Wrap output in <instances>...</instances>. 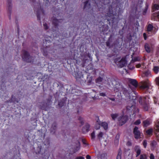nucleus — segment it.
<instances>
[{"mask_svg": "<svg viewBox=\"0 0 159 159\" xmlns=\"http://www.w3.org/2000/svg\"><path fill=\"white\" fill-rule=\"evenodd\" d=\"M150 159H155L154 156L152 153L150 154Z\"/></svg>", "mask_w": 159, "mask_h": 159, "instance_id": "nucleus-48", "label": "nucleus"}, {"mask_svg": "<svg viewBox=\"0 0 159 159\" xmlns=\"http://www.w3.org/2000/svg\"><path fill=\"white\" fill-rule=\"evenodd\" d=\"M77 148H79V147H77Z\"/></svg>", "mask_w": 159, "mask_h": 159, "instance_id": "nucleus-64", "label": "nucleus"}, {"mask_svg": "<svg viewBox=\"0 0 159 159\" xmlns=\"http://www.w3.org/2000/svg\"><path fill=\"white\" fill-rule=\"evenodd\" d=\"M99 95L102 97H105L106 96L105 93H100Z\"/></svg>", "mask_w": 159, "mask_h": 159, "instance_id": "nucleus-50", "label": "nucleus"}, {"mask_svg": "<svg viewBox=\"0 0 159 159\" xmlns=\"http://www.w3.org/2000/svg\"><path fill=\"white\" fill-rule=\"evenodd\" d=\"M120 138V134H117L116 136V141H117V142H118V141Z\"/></svg>", "mask_w": 159, "mask_h": 159, "instance_id": "nucleus-44", "label": "nucleus"}, {"mask_svg": "<svg viewBox=\"0 0 159 159\" xmlns=\"http://www.w3.org/2000/svg\"><path fill=\"white\" fill-rule=\"evenodd\" d=\"M133 133L134 135V137L136 139H138L140 138V132L139 130L138 127L135 126L134 129Z\"/></svg>", "mask_w": 159, "mask_h": 159, "instance_id": "nucleus-6", "label": "nucleus"}, {"mask_svg": "<svg viewBox=\"0 0 159 159\" xmlns=\"http://www.w3.org/2000/svg\"><path fill=\"white\" fill-rule=\"evenodd\" d=\"M43 26L44 27V28L45 30H48V28L49 27L48 26L47 24L46 23H44L43 24Z\"/></svg>", "mask_w": 159, "mask_h": 159, "instance_id": "nucleus-39", "label": "nucleus"}, {"mask_svg": "<svg viewBox=\"0 0 159 159\" xmlns=\"http://www.w3.org/2000/svg\"><path fill=\"white\" fill-rule=\"evenodd\" d=\"M144 48L146 51L148 53H150L151 51L150 46L148 43H146L144 45Z\"/></svg>", "mask_w": 159, "mask_h": 159, "instance_id": "nucleus-18", "label": "nucleus"}, {"mask_svg": "<svg viewBox=\"0 0 159 159\" xmlns=\"http://www.w3.org/2000/svg\"><path fill=\"white\" fill-rule=\"evenodd\" d=\"M126 111L127 112H132L133 111L134 113H138L139 112V109L138 108L136 110V108L135 105L131 104H129L127 105L126 107Z\"/></svg>", "mask_w": 159, "mask_h": 159, "instance_id": "nucleus-4", "label": "nucleus"}, {"mask_svg": "<svg viewBox=\"0 0 159 159\" xmlns=\"http://www.w3.org/2000/svg\"><path fill=\"white\" fill-rule=\"evenodd\" d=\"M77 77V78H79V77ZM79 78H80V77H79Z\"/></svg>", "mask_w": 159, "mask_h": 159, "instance_id": "nucleus-63", "label": "nucleus"}, {"mask_svg": "<svg viewBox=\"0 0 159 159\" xmlns=\"http://www.w3.org/2000/svg\"><path fill=\"white\" fill-rule=\"evenodd\" d=\"M78 120H80V123L81 124V125H83L84 122L82 118L80 116L79 117Z\"/></svg>", "mask_w": 159, "mask_h": 159, "instance_id": "nucleus-41", "label": "nucleus"}, {"mask_svg": "<svg viewBox=\"0 0 159 159\" xmlns=\"http://www.w3.org/2000/svg\"><path fill=\"white\" fill-rule=\"evenodd\" d=\"M134 150L136 153V157H137L139 155H141V150L140 147L139 146H135L134 148Z\"/></svg>", "mask_w": 159, "mask_h": 159, "instance_id": "nucleus-7", "label": "nucleus"}, {"mask_svg": "<svg viewBox=\"0 0 159 159\" xmlns=\"http://www.w3.org/2000/svg\"><path fill=\"white\" fill-rule=\"evenodd\" d=\"M89 1H87L84 3V8H89L90 7V4H88Z\"/></svg>", "mask_w": 159, "mask_h": 159, "instance_id": "nucleus-27", "label": "nucleus"}, {"mask_svg": "<svg viewBox=\"0 0 159 159\" xmlns=\"http://www.w3.org/2000/svg\"><path fill=\"white\" fill-rule=\"evenodd\" d=\"M109 99L112 101H114L115 100V99L114 98H109Z\"/></svg>", "mask_w": 159, "mask_h": 159, "instance_id": "nucleus-55", "label": "nucleus"}, {"mask_svg": "<svg viewBox=\"0 0 159 159\" xmlns=\"http://www.w3.org/2000/svg\"><path fill=\"white\" fill-rule=\"evenodd\" d=\"M158 125H156V132L155 133L157 138L159 141V120H157Z\"/></svg>", "mask_w": 159, "mask_h": 159, "instance_id": "nucleus-10", "label": "nucleus"}, {"mask_svg": "<svg viewBox=\"0 0 159 159\" xmlns=\"http://www.w3.org/2000/svg\"><path fill=\"white\" fill-rule=\"evenodd\" d=\"M118 120L119 122V125H122L125 124L128 120V116H122L118 118Z\"/></svg>", "mask_w": 159, "mask_h": 159, "instance_id": "nucleus-5", "label": "nucleus"}, {"mask_svg": "<svg viewBox=\"0 0 159 159\" xmlns=\"http://www.w3.org/2000/svg\"><path fill=\"white\" fill-rule=\"evenodd\" d=\"M100 123L101 121L99 120V119H98L97 121V123L95 124V128L96 129H98L100 127Z\"/></svg>", "mask_w": 159, "mask_h": 159, "instance_id": "nucleus-21", "label": "nucleus"}, {"mask_svg": "<svg viewBox=\"0 0 159 159\" xmlns=\"http://www.w3.org/2000/svg\"><path fill=\"white\" fill-rule=\"evenodd\" d=\"M90 126V125L89 124H86L85 126L82 129L83 133H85L89 131V130Z\"/></svg>", "mask_w": 159, "mask_h": 159, "instance_id": "nucleus-12", "label": "nucleus"}, {"mask_svg": "<svg viewBox=\"0 0 159 159\" xmlns=\"http://www.w3.org/2000/svg\"><path fill=\"white\" fill-rule=\"evenodd\" d=\"M57 124L55 122L53 123L50 129V131L52 132H53L54 133L55 132V130L57 129Z\"/></svg>", "mask_w": 159, "mask_h": 159, "instance_id": "nucleus-19", "label": "nucleus"}, {"mask_svg": "<svg viewBox=\"0 0 159 159\" xmlns=\"http://www.w3.org/2000/svg\"><path fill=\"white\" fill-rule=\"evenodd\" d=\"M7 7H8V10L10 14L11 13L12 8L11 0H7Z\"/></svg>", "mask_w": 159, "mask_h": 159, "instance_id": "nucleus-15", "label": "nucleus"}, {"mask_svg": "<svg viewBox=\"0 0 159 159\" xmlns=\"http://www.w3.org/2000/svg\"><path fill=\"white\" fill-rule=\"evenodd\" d=\"M145 33H144V34H143V36H144V39H146V37H145Z\"/></svg>", "mask_w": 159, "mask_h": 159, "instance_id": "nucleus-57", "label": "nucleus"}, {"mask_svg": "<svg viewBox=\"0 0 159 159\" xmlns=\"http://www.w3.org/2000/svg\"><path fill=\"white\" fill-rule=\"evenodd\" d=\"M82 142L83 144H85V145H87V144L86 143V141L85 140H84V139H82Z\"/></svg>", "mask_w": 159, "mask_h": 159, "instance_id": "nucleus-51", "label": "nucleus"}, {"mask_svg": "<svg viewBox=\"0 0 159 159\" xmlns=\"http://www.w3.org/2000/svg\"><path fill=\"white\" fill-rule=\"evenodd\" d=\"M157 16L158 17V18H159V12L158 13V14L157 15Z\"/></svg>", "mask_w": 159, "mask_h": 159, "instance_id": "nucleus-59", "label": "nucleus"}, {"mask_svg": "<svg viewBox=\"0 0 159 159\" xmlns=\"http://www.w3.org/2000/svg\"><path fill=\"white\" fill-rule=\"evenodd\" d=\"M150 74V72L148 71H146L144 72V75L146 76H148Z\"/></svg>", "mask_w": 159, "mask_h": 159, "instance_id": "nucleus-47", "label": "nucleus"}, {"mask_svg": "<svg viewBox=\"0 0 159 159\" xmlns=\"http://www.w3.org/2000/svg\"><path fill=\"white\" fill-rule=\"evenodd\" d=\"M145 33H144V34H143V36H144V39H146V37H145Z\"/></svg>", "mask_w": 159, "mask_h": 159, "instance_id": "nucleus-58", "label": "nucleus"}, {"mask_svg": "<svg viewBox=\"0 0 159 159\" xmlns=\"http://www.w3.org/2000/svg\"><path fill=\"white\" fill-rule=\"evenodd\" d=\"M101 30L103 32L107 31L108 30V26L103 25L102 28Z\"/></svg>", "mask_w": 159, "mask_h": 159, "instance_id": "nucleus-31", "label": "nucleus"}, {"mask_svg": "<svg viewBox=\"0 0 159 159\" xmlns=\"http://www.w3.org/2000/svg\"><path fill=\"white\" fill-rule=\"evenodd\" d=\"M106 16V19L108 21L113 20L114 18V16L112 13H109Z\"/></svg>", "mask_w": 159, "mask_h": 159, "instance_id": "nucleus-17", "label": "nucleus"}, {"mask_svg": "<svg viewBox=\"0 0 159 159\" xmlns=\"http://www.w3.org/2000/svg\"><path fill=\"white\" fill-rule=\"evenodd\" d=\"M62 20V19L58 20L56 18H54L52 20V23L56 27L57 26L61 21Z\"/></svg>", "mask_w": 159, "mask_h": 159, "instance_id": "nucleus-16", "label": "nucleus"}, {"mask_svg": "<svg viewBox=\"0 0 159 159\" xmlns=\"http://www.w3.org/2000/svg\"><path fill=\"white\" fill-rule=\"evenodd\" d=\"M114 62L118 67L122 68L126 66L127 61L125 57H124L121 59L120 57L115 59Z\"/></svg>", "mask_w": 159, "mask_h": 159, "instance_id": "nucleus-2", "label": "nucleus"}, {"mask_svg": "<svg viewBox=\"0 0 159 159\" xmlns=\"http://www.w3.org/2000/svg\"><path fill=\"white\" fill-rule=\"evenodd\" d=\"M78 143H79V144H80V142H78Z\"/></svg>", "mask_w": 159, "mask_h": 159, "instance_id": "nucleus-62", "label": "nucleus"}, {"mask_svg": "<svg viewBox=\"0 0 159 159\" xmlns=\"http://www.w3.org/2000/svg\"><path fill=\"white\" fill-rule=\"evenodd\" d=\"M65 104V101L64 100H61L58 102V105L60 107H61L63 106Z\"/></svg>", "mask_w": 159, "mask_h": 159, "instance_id": "nucleus-26", "label": "nucleus"}, {"mask_svg": "<svg viewBox=\"0 0 159 159\" xmlns=\"http://www.w3.org/2000/svg\"><path fill=\"white\" fill-rule=\"evenodd\" d=\"M146 97H145L143 98V99L142 97H140L139 99V101L140 104L142 105L143 102H145V99H146Z\"/></svg>", "mask_w": 159, "mask_h": 159, "instance_id": "nucleus-24", "label": "nucleus"}, {"mask_svg": "<svg viewBox=\"0 0 159 159\" xmlns=\"http://www.w3.org/2000/svg\"><path fill=\"white\" fill-rule=\"evenodd\" d=\"M100 125L105 130H107L108 129V125L107 123L105 122H102L100 123Z\"/></svg>", "mask_w": 159, "mask_h": 159, "instance_id": "nucleus-20", "label": "nucleus"}, {"mask_svg": "<svg viewBox=\"0 0 159 159\" xmlns=\"http://www.w3.org/2000/svg\"><path fill=\"white\" fill-rule=\"evenodd\" d=\"M143 126L144 127H147L151 123V121L150 119H147L143 122Z\"/></svg>", "mask_w": 159, "mask_h": 159, "instance_id": "nucleus-14", "label": "nucleus"}, {"mask_svg": "<svg viewBox=\"0 0 159 159\" xmlns=\"http://www.w3.org/2000/svg\"><path fill=\"white\" fill-rule=\"evenodd\" d=\"M86 158L87 159H91V157L89 155H87L86 156Z\"/></svg>", "mask_w": 159, "mask_h": 159, "instance_id": "nucleus-54", "label": "nucleus"}, {"mask_svg": "<svg viewBox=\"0 0 159 159\" xmlns=\"http://www.w3.org/2000/svg\"><path fill=\"white\" fill-rule=\"evenodd\" d=\"M102 79L101 77H99L96 80V82L97 83H99L102 82Z\"/></svg>", "mask_w": 159, "mask_h": 159, "instance_id": "nucleus-37", "label": "nucleus"}, {"mask_svg": "<svg viewBox=\"0 0 159 159\" xmlns=\"http://www.w3.org/2000/svg\"><path fill=\"white\" fill-rule=\"evenodd\" d=\"M153 29L152 25L150 24L148 25L147 30L148 31H151Z\"/></svg>", "mask_w": 159, "mask_h": 159, "instance_id": "nucleus-34", "label": "nucleus"}, {"mask_svg": "<svg viewBox=\"0 0 159 159\" xmlns=\"http://www.w3.org/2000/svg\"><path fill=\"white\" fill-rule=\"evenodd\" d=\"M126 145L128 146H130L132 145V143L130 141H128L126 143Z\"/></svg>", "mask_w": 159, "mask_h": 159, "instance_id": "nucleus-49", "label": "nucleus"}, {"mask_svg": "<svg viewBox=\"0 0 159 159\" xmlns=\"http://www.w3.org/2000/svg\"><path fill=\"white\" fill-rule=\"evenodd\" d=\"M39 5V7H40V6H39V4H38Z\"/></svg>", "mask_w": 159, "mask_h": 159, "instance_id": "nucleus-61", "label": "nucleus"}, {"mask_svg": "<svg viewBox=\"0 0 159 159\" xmlns=\"http://www.w3.org/2000/svg\"><path fill=\"white\" fill-rule=\"evenodd\" d=\"M153 129L152 128H150L148 129L146 131V133L148 135H151L153 133Z\"/></svg>", "mask_w": 159, "mask_h": 159, "instance_id": "nucleus-23", "label": "nucleus"}, {"mask_svg": "<svg viewBox=\"0 0 159 159\" xmlns=\"http://www.w3.org/2000/svg\"><path fill=\"white\" fill-rule=\"evenodd\" d=\"M76 159H84V158L83 157H76Z\"/></svg>", "mask_w": 159, "mask_h": 159, "instance_id": "nucleus-52", "label": "nucleus"}, {"mask_svg": "<svg viewBox=\"0 0 159 159\" xmlns=\"http://www.w3.org/2000/svg\"><path fill=\"white\" fill-rule=\"evenodd\" d=\"M141 64V65H143V66L144 63H142V64Z\"/></svg>", "mask_w": 159, "mask_h": 159, "instance_id": "nucleus-60", "label": "nucleus"}, {"mask_svg": "<svg viewBox=\"0 0 159 159\" xmlns=\"http://www.w3.org/2000/svg\"><path fill=\"white\" fill-rule=\"evenodd\" d=\"M111 116L113 120H115L116 117L118 116L117 114H112L111 115Z\"/></svg>", "mask_w": 159, "mask_h": 159, "instance_id": "nucleus-33", "label": "nucleus"}, {"mask_svg": "<svg viewBox=\"0 0 159 159\" xmlns=\"http://www.w3.org/2000/svg\"><path fill=\"white\" fill-rule=\"evenodd\" d=\"M91 139H94L95 138V131H93L91 134Z\"/></svg>", "mask_w": 159, "mask_h": 159, "instance_id": "nucleus-40", "label": "nucleus"}, {"mask_svg": "<svg viewBox=\"0 0 159 159\" xmlns=\"http://www.w3.org/2000/svg\"><path fill=\"white\" fill-rule=\"evenodd\" d=\"M22 56V59L24 61L28 63L33 62L34 57L30 56L29 53L26 51L23 50Z\"/></svg>", "mask_w": 159, "mask_h": 159, "instance_id": "nucleus-1", "label": "nucleus"}, {"mask_svg": "<svg viewBox=\"0 0 159 159\" xmlns=\"http://www.w3.org/2000/svg\"><path fill=\"white\" fill-rule=\"evenodd\" d=\"M157 144L156 142L154 140L152 141L151 143V145L153 148L156 147Z\"/></svg>", "mask_w": 159, "mask_h": 159, "instance_id": "nucleus-29", "label": "nucleus"}, {"mask_svg": "<svg viewBox=\"0 0 159 159\" xmlns=\"http://www.w3.org/2000/svg\"><path fill=\"white\" fill-rule=\"evenodd\" d=\"M121 91H122L123 93L126 97H127L128 98H130V93L127 89L123 87Z\"/></svg>", "mask_w": 159, "mask_h": 159, "instance_id": "nucleus-8", "label": "nucleus"}, {"mask_svg": "<svg viewBox=\"0 0 159 159\" xmlns=\"http://www.w3.org/2000/svg\"><path fill=\"white\" fill-rule=\"evenodd\" d=\"M42 11V10L41 9H39L36 11L37 12V17L38 20H40V13L39 12L40 11Z\"/></svg>", "mask_w": 159, "mask_h": 159, "instance_id": "nucleus-32", "label": "nucleus"}, {"mask_svg": "<svg viewBox=\"0 0 159 159\" xmlns=\"http://www.w3.org/2000/svg\"><path fill=\"white\" fill-rule=\"evenodd\" d=\"M139 57H135L132 60V61L134 62H135L136 61H139Z\"/></svg>", "mask_w": 159, "mask_h": 159, "instance_id": "nucleus-43", "label": "nucleus"}, {"mask_svg": "<svg viewBox=\"0 0 159 159\" xmlns=\"http://www.w3.org/2000/svg\"><path fill=\"white\" fill-rule=\"evenodd\" d=\"M154 7L155 10H158L159 9V5L155 4L154 6Z\"/></svg>", "mask_w": 159, "mask_h": 159, "instance_id": "nucleus-45", "label": "nucleus"}, {"mask_svg": "<svg viewBox=\"0 0 159 159\" xmlns=\"http://www.w3.org/2000/svg\"><path fill=\"white\" fill-rule=\"evenodd\" d=\"M122 154L121 151H120L119 152L118 155L116 157V159H121V155Z\"/></svg>", "mask_w": 159, "mask_h": 159, "instance_id": "nucleus-35", "label": "nucleus"}, {"mask_svg": "<svg viewBox=\"0 0 159 159\" xmlns=\"http://www.w3.org/2000/svg\"><path fill=\"white\" fill-rule=\"evenodd\" d=\"M130 83L133 85L135 88H136L138 85V82L136 80L130 79L129 80Z\"/></svg>", "mask_w": 159, "mask_h": 159, "instance_id": "nucleus-11", "label": "nucleus"}, {"mask_svg": "<svg viewBox=\"0 0 159 159\" xmlns=\"http://www.w3.org/2000/svg\"><path fill=\"white\" fill-rule=\"evenodd\" d=\"M148 155L145 153L140 155L139 159H148Z\"/></svg>", "mask_w": 159, "mask_h": 159, "instance_id": "nucleus-22", "label": "nucleus"}, {"mask_svg": "<svg viewBox=\"0 0 159 159\" xmlns=\"http://www.w3.org/2000/svg\"><path fill=\"white\" fill-rule=\"evenodd\" d=\"M101 159H107V154L106 153H102L100 156Z\"/></svg>", "mask_w": 159, "mask_h": 159, "instance_id": "nucleus-25", "label": "nucleus"}, {"mask_svg": "<svg viewBox=\"0 0 159 159\" xmlns=\"http://www.w3.org/2000/svg\"><path fill=\"white\" fill-rule=\"evenodd\" d=\"M123 87L119 83L116 84L114 88V90L116 92L121 91Z\"/></svg>", "mask_w": 159, "mask_h": 159, "instance_id": "nucleus-9", "label": "nucleus"}, {"mask_svg": "<svg viewBox=\"0 0 159 159\" xmlns=\"http://www.w3.org/2000/svg\"><path fill=\"white\" fill-rule=\"evenodd\" d=\"M141 64H138L137 65H136V67H137V68H139L141 67Z\"/></svg>", "mask_w": 159, "mask_h": 159, "instance_id": "nucleus-53", "label": "nucleus"}, {"mask_svg": "<svg viewBox=\"0 0 159 159\" xmlns=\"http://www.w3.org/2000/svg\"><path fill=\"white\" fill-rule=\"evenodd\" d=\"M143 144L144 148H146L147 144V141L145 140H144L143 142Z\"/></svg>", "mask_w": 159, "mask_h": 159, "instance_id": "nucleus-46", "label": "nucleus"}, {"mask_svg": "<svg viewBox=\"0 0 159 159\" xmlns=\"http://www.w3.org/2000/svg\"><path fill=\"white\" fill-rule=\"evenodd\" d=\"M141 123L140 120V119H139L137 120L136 121H135L134 123V124L136 125H139Z\"/></svg>", "mask_w": 159, "mask_h": 159, "instance_id": "nucleus-42", "label": "nucleus"}, {"mask_svg": "<svg viewBox=\"0 0 159 159\" xmlns=\"http://www.w3.org/2000/svg\"><path fill=\"white\" fill-rule=\"evenodd\" d=\"M141 105L143 109L145 111H148L149 107V104L148 103L144 102L143 104Z\"/></svg>", "mask_w": 159, "mask_h": 159, "instance_id": "nucleus-13", "label": "nucleus"}, {"mask_svg": "<svg viewBox=\"0 0 159 159\" xmlns=\"http://www.w3.org/2000/svg\"><path fill=\"white\" fill-rule=\"evenodd\" d=\"M111 37H112V35H111L110 36V37L108 39V40L106 42L107 46V47H110V39L111 38Z\"/></svg>", "mask_w": 159, "mask_h": 159, "instance_id": "nucleus-36", "label": "nucleus"}, {"mask_svg": "<svg viewBox=\"0 0 159 159\" xmlns=\"http://www.w3.org/2000/svg\"><path fill=\"white\" fill-rule=\"evenodd\" d=\"M103 135V132H100L97 135V137L98 138L99 140H100L101 139Z\"/></svg>", "mask_w": 159, "mask_h": 159, "instance_id": "nucleus-30", "label": "nucleus"}, {"mask_svg": "<svg viewBox=\"0 0 159 159\" xmlns=\"http://www.w3.org/2000/svg\"><path fill=\"white\" fill-rule=\"evenodd\" d=\"M150 85V83L148 80L142 81L139 84L140 88L144 89H148Z\"/></svg>", "mask_w": 159, "mask_h": 159, "instance_id": "nucleus-3", "label": "nucleus"}, {"mask_svg": "<svg viewBox=\"0 0 159 159\" xmlns=\"http://www.w3.org/2000/svg\"><path fill=\"white\" fill-rule=\"evenodd\" d=\"M156 84L158 86H159V76L157 77L155 79Z\"/></svg>", "mask_w": 159, "mask_h": 159, "instance_id": "nucleus-38", "label": "nucleus"}, {"mask_svg": "<svg viewBox=\"0 0 159 159\" xmlns=\"http://www.w3.org/2000/svg\"><path fill=\"white\" fill-rule=\"evenodd\" d=\"M159 67L158 66H154L153 70L155 74H157L159 72Z\"/></svg>", "mask_w": 159, "mask_h": 159, "instance_id": "nucleus-28", "label": "nucleus"}, {"mask_svg": "<svg viewBox=\"0 0 159 159\" xmlns=\"http://www.w3.org/2000/svg\"><path fill=\"white\" fill-rule=\"evenodd\" d=\"M91 80H89L88 81V83L90 84L91 83Z\"/></svg>", "mask_w": 159, "mask_h": 159, "instance_id": "nucleus-56", "label": "nucleus"}]
</instances>
